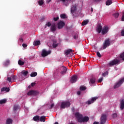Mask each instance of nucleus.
I'll return each mask as SVG.
<instances>
[{"mask_svg": "<svg viewBox=\"0 0 124 124\" xmlns=\"http://www.w3.org/2000/svg\"><path fill=\"white\" fill-rule=\"evenodd\" d=\"M56 42H57L56 41H54V43L52 45V46H53V48H56V47L58 46V44H56Z\"/></svg>", "mask_w": 124, "mask_h": 124, "instance_id": "nucleus-33", "label": "nucleus"}, {"mask_svg": "<svg viewBox=\"0 0 124 124\" xmlns=\"http://www.w3.org/2000/svg\"><path fill=\"white\" fill-rule=\"evenodd\" d=\"M103 80V78H101L98 80V83H101Z\"/></svg>", "mask_w": 124, "mask_h": 124, "instance_id": "nucleus-46", "label": "nucleus"}, {"mask_svg": "<svg viewBox=\"0 0 124 124\" xmlns=\"http://www.w3.org/2000/svg\"><path fill=\"white\" fill-rule=\"evenodd\" d=\"M112 118L115 119V118H117V113H113L112 115Z\"/></svg>", "mask_w": 124, "mask_h": 124, "instance_id": "nucleus-47", "label": "nucleus"}, {"mask_svg": "<svg viewBox=\"0 0 124 124\" xmlns=\"http://www.w3.org/2000/svg\"><path fill=\"white\" fill-rule=\"evenodd\" d=\"M101 0H95V1H100Z\"/></svg>", "mask_w": 124, "mask_h": 124, "instance_id": "nucleus-58", "label": "nucleus"}, {"mask_svg": "<svg viewBox=\"0 0 124 124\" xmlns=\"http://www.w3.org/2000/svg\"><path fill=\"white\" fill-rule=\"evenodd\" d=\"M28 95H37L39 94V92L36 91L31 90L27 93Z\"/></svg>", "mask_w": 124, "mask_h": 124, "instance_id": "nucleus-7", "label": "nucleus"}, {"mask_svg": "<svg viewBox=\"0 0 124 124\" xmlns=\"http://www.w3.org/2000/svg\"><path fill=\"white\" fill-rule=\"evenodd\" d=\"M50 1H51V0H46L47 2H50Z\"/></svg>", "mask_w": 124, "mask_h": 124, "instance_id": "nucleus-57", "label": "nucleus"}, {"mask_svg": "<svg viewBox=\"0 0 124 124\" xmlns=\"http://www.w3.org/2000/svg\"><path fill=\"white\" fill-rule=\"evenodd\" d=\"M108 31L109 28H108V27L107 26H105L102 31V34L103 35L106 34V33H107V32H108Z\"/></svg>", "mask_w": 124, "mask_h": 124, "instance_id": "nucleus-12", "label": "nucleus"}, {"mask_svg": "<svg viewBox=\"0 0 124 124\" xmlns=\"http://www.w3.org/2000/svg\"><path fill=\"white\" fill-rule=\"evenodd\" d=\"M50 30L51 31H56V25L53 24L51 25Z\"/></svg>", "mask_w": 124, "mask_h": 124, "instance_id": "nucleus-23", "label": "nucleus"}, {"mask_svg": "<svg viewBox=\"0 0 124 124\" xmlns=\"http://www.w3.org/2000/svg\"><path fill=\"white\" fill-rule=\"evenodd\" d=\"M96 31L98 33H100L101 32V31H102V26L100 25H98L97 26V29Z\"/></svg>", "mask_w": 124, "mask_h": 124, "instance_id": "nucleus-15", "label": "nucleus"}, {"mask_svg": "<svg viewBox=\"0 0 124 124\" xmlns=\"http://www.w3.org/2000/svg\"><path fill=\"white\" fill-rule=\"evenodd\" d=\"M57 26L59 30H61V29H62V28H63L64 26H65V23H64V22L60 20L59 22H58Z\"/></svg>", "mask_w": 124, "mask_h": 124, "instance_id": "nucleus-8", "label": "nucleus"}, {"mask_svg": "<svg viewBox=\"0 0 124 124\" xmlns=\"http://www.w3.org/2000/svg\"><path fill=\"white\" fill-rule=\"evenodd\" d=\"M78 7V4L72 5L71 7V13L72 14L73 16H74V14L76 13Z\"/></svg>", "mask_w": 124, "mask_h": 124, "instance_id": "nucleus-2", "label": "nucleus"}, {"mask_svg": "<svg viewBox=\"0 0 124 124\" xmlns=\"http://www.w3.org/2000/svg\"><path fill=\"white\" fill-rule=\"evenodd\" d=\"M77 94L79 95L81 94V91H78Z\"/></svg>", "mask_w": 124, "mask_h": 124, "instance_id": "nucleus-54", "label": "nucleus"}, {"mask_svg": "<svg viewBox=\"0 0 124 124\" xmlns=\"http://www.w3.org/2000/svg\"><path fill=\"white\" fill-rule=\"evenodd\" d=\"M19 40L21 41V42H23V38H19Z\"/></svg>", "mask_w": 124, "mask_h": 124, "instance_id": "nucleus-55", "label": "nucleus"}, {"mask_svg": "<svg viewBox=\"0 0 124 124\" xmlns=\"http://www.w3.org/2000/svg\"><path fill=\"white\" fill-rule=\"evenodd\" d=\"M12 78V80H13V81H15V80H16V76H12L11 77Z\"/></svg>", "mask_w": 124, "mask_h": 124, "instance_id": "nucleus-40", "label": "nucleus"}, {"mask_svg": "<svg viewBox=\"0 0 124 124\" xmlns=\"http://www.w3.org/2000/svg\"><path fill=\"white\" fill-rule=\"evenodd\" d=\"M53 107H54V104H51L50 105L51 109H52V108H53Z\"/></svg>", "mask_w": 124, "mask_h": 124, "instance_id": "nucleus-53", "label": "nucleus"}, {"mask_svg": "<svg viewBox=\"0 0 124 124\" xmlns=\"http://www.w3.org/2000/svg\"><path fill=\"white\" fill-rule=\"evenodd\" d=\"M10 91V89L8 87H3L1 89V92H6L8 93Z\"/></svg>", "mask_w": 124, "mask_h": 124, "instance_id": "nucleus-18", "label": "nucleus"}, {"mask_svg": "<svg viewBox=\"0 0 124 124\" xmlns=\"http://www.w3.org/2000/svg\"><path fill=\"white\" fill-rule=\"evenodd\" d=\"M124 82V78L121 79L119 82H117L114 86V89H117L119 87H121L122 84Z\"/></svg>", "mask_w": 124, "mask_h": 124, "instance_id": "nucleus-6", "label": "nucleus"}, {"mask_svg": "<svg viewBox=\"0 0 124 124\" xmlns=\"http://www.w3.org/2000/svg\"><path fill=\"white\" fill-rule=\"evenodd\" d=\"M121 35H122V36H124V30L122 31H121Z\"/></svg>", "mask_w": 124, "mask_h": 124, "instance_id": "nucleus-51", "label": "nucleus"}, {"mask_svg": "<svg viewBox=\"0 0 124 124\" xmlns=\"http://www.w3.org/2000/svg\"><path fill=\"white\" fill-rule=\"evenodd\" d=\"M4 103H6V99H3L0 100V104H4Z\"/></svg>", "mask_w": 124, "mask_h": 124, "instance_id": "nucleus-29", "label": "nucleus"}, {"mask_svg": "<svg viewBox=\"0 0 124 124\" xmlns=\"http://www.w3.org/2000/svg\"><path fill=\"white\" fill-rule=\"evenodd\" d=\"M93 8H91V12H93Z\"/></svg>", "mask_w": 124, "mask_h": 124, "instance_id": "nucleus-59", "label": "nucleus"}, {"mask_svg": "<svg viewBox=\"0 0 124 124\" xmlns=\"http://www.w3.org/2000/svg\"><path fill=\"white\" fill-rule=\"evenodd\" d=\"M21 74L26 77L28 74H29V72L28 71L23 70L21 72Z\"/></svg>", "mask_w": 124, "mask_h": 124, "instance_id": "nucleus-19", "label": "nucleus"}, {"mask_svg": "<svg viewBox=\"0 0 124 124\" xmlns=\"http://www.w3.org/2000/svg\"><path fill=\"white\" fill-rule=\"evenodd\" d=\"M70 103L68 101L62 102L61 103V108L64 109L65 108H66V107H69V106H70Z\"/></svg>", "mask_w": 124, "mask_h": 124, "instance_id": "nucleus-4", "label": "nucleus"}, {"mask_svg": "<svg viewBox=\"0 0 124 124\" xmlns=\"http://www.w3.org/2000/svg\"><path fill=\"white\" fill-rule=\"evenodd\" d=\"M52 24H51V23H50V22H47V23H46V27H51V25Z\"/></svg>", "mask_w": 124, "mask_h": 124, "instance_id": "nucleus-41", "label": "nucleus"}, {"mask_svg": "<svg viewBox=\"0 0 124 124\" xmlns=\"http://www.w3.org/2000/svg\"><path fill=\"white\" fill-rule=\"evenodd\" d=\"M75 115L78 119V123H87L89 122V120H90L89 117L85 116L83 117V115L79 113V112L76 113Z\"/></svg>", "mask_w": 124, "mask_h": 124, "instance_id": "nucleus-1", "label": "nucleus"}, {"mask_svg": "<svg viewBox=\"0 0 124 124\" xmlns=\"http://www.w3.org/2000/svg\"><path fill=\"white\" fill-rule=\"evenodd\" d=\"M37 76V73L36 72H33L31 74V77H35V76Z\"/></svg>", "mask_w": 124, "mask_h": 124, "instance_id": "nucleus-30", "label": "nucleus"}, {"mask_svg": "<svg viewBox=\"0 0 124 124\" xmlns=\"http://www.w3.org/2000/svg\"><path fill=\"white\" fill-rule=\"evenodd\" d=\"M22 46L24 48H26V47H27L28 45H27V44H23Z\"/></svg>", "mask_w": 124, "mask_h": 124, "instance_id": "nucleus-49", "label": "nucleus"}, {"mask_svg": "<svg viewBox=\"0 0 124 124\" xmlns=\"http://www.w3.org/2000/svg\"><path fill=\"white\" fill-rule=\"evenodd\" d=\"M72 52H73V50L72 49H69L65 50L64 54L66 55V56H68V55H69V54L72 53Z\"/></svg>", "mask_w": 124, "mask_h": 124, "instance_id": "nucleus-17", "label": "nucleus"}, {"mask_svg": "<svg viewBox=\"0 0 124 124\" xmlns=\"http://www.w3.org/2000/svg\"><path fill=\"white\" fill-rule=\"evenodd\" d=\"M119 16H120V14H119L118 13H116L113 14V16L114 17H115V18H118V17H119Z\"/></svg>", "mask_w": 124, "mask_h": 124, "instance_id": "nucleus-38", "label": "nucleus"}, {"mask_svg": "<svg viewBox=\"0 0 124 124\" xmlns=\"http://www.w3.org/2000/svg\"><path fill=\"white\" fill-rule=\"evenodd\" d=\"M74 39H78V35H74Z\"/></svg>", "mask_w": 124, "mask_h": 124, "instance_id": "nucleus-48", "label": "nucleus"}, {"mask_svg": "<svg viewBox=\"0 0 124 124\" xmlns=\"http://www.w3.org/2000/svg\"><path fill=\"white\" fill-rule=\"evenodd\" d=\"M59 16H57L56 17H54L53 20L54 21V22H57V21H58V20H59Z\"/></svg>", "mask_w": 124, "mask_h": 124, "instance_id": "nucleus-44", "label": "nucleus"}, {"mask_svg": "<svg viewBox=\"0 0 124 124\" xmlns=\"http://www.w3.org/2000/svg\"><path fill=\"white\" fill-rule=\"evenodd\" d=\"M19 108V106L15 105L14 107V111H17Z\"/></svg>", "mask_w": 124, "mask_h": 124, "instance_id": "nucleus-36", "label": "nucleus"}, {"mask_svg": "<svg viewBox=\"0 0 124 124\" xmlns=\"http://www.w3.org/2000/svg\"><path fill=\"white\" fill-rule=\"evenodd\" d=\"M112 0H108L106 3V5H110V4H112Z\"/></svg>", "mask_w": 124, "mask_h": 124, "instance_id": "nucleus-26", "label": "nucleus"}, {"mask_svg": "<svg viewBox=\"0 0 124 124\" xmlns=\"http://www.w3.org/2000/svg\"><path fill=\"white\" fill-rule=\"evenodd\" d=\"M120 58L124 61V52L120 55Z\"/></svg>", "mask_w": 124, "mask_h": 124, "instance_id": "nucleus-37", "label": "nucleus"}, {"mask_svg": "<svg viewBox=\"0 0 124 124\" xmlns=\"http://www.w3.org/2000/svg\"><path fill=\"white\" fill-rule=\"evenodd\" d=\"M98 122H94L93 124H98Z\"/></svg>", "mask_w": 124, "mask_h": 124, "instance_id": "nucleus-56", "label": "nucleus"}, {"mask_svg": "<svg viewBox=\"0 0 124 124\" xmlns=\"http://www.w3.org/2000/svg\"><path fill=\"white\" fill-rule=\"evenodd\" d=\"M97 56L98 57V58H101V54H100V53L99 51H97L96 52Z\"/></svg>", "mask_w": 124, "mask_h": 124, "instance_id": "nucleus-39", "label": "nucleus"}, {"mask_svg": "<svg viewBox=\"0 0 124 124\" xmlns=\"http://www.w3.org/2000/svg\"><path fill=\"white\" fill-rule=\"evenodd\" d=\"M18 63L19 65H24V64H25V62L21 60L18 61Z\"/></svg>", "mask_w": 124, "mask_h": 124, "instance_id": "nucleus-32", "label": "nucleus"}, {"mask_svg": "<svg viewBox=\"0 0 124 124\" xmlns=\"http://www.w3.org/2000/svg\"><path fill=\"white\" fill-rule=\"evenodd\" d=\"M61 19H65L66 18V15L65 14H62L60 16Z\"/></svg>", "mask_w": 124, "mask_h": 124, "instance_id": "nucleus-34", "label": "nucleus"}, {"mask_svg": "<svg viewBox=\"0 0 124 124\" xmlns=\"http://www.w3.org/2000/svg\"><path fill=\"white\" fill-rule=\"evenodd\" d=\"M51 54V51H46L45 49H43L42 52V57H46V56H48V55H50Z\"/></svg>", "mask_w": 124, "mask_h": 124, "instance_id": "nucleus-10", "label": "nucleus"}, {"mask_svg": "<svg viewBox=\"0 0 124 124\" xmlns=\"http://www.w3.org/2000/svg\"><path fill=\"white\" fill-rule=\"evenodd\" d=\"M106 75H108V72H106L102 74V76H103L104 77H105Z\"/></svg>", "mask_w": 124, "mask_h": 124, "instance_id": "nucleus-45", "label": "nucleus"}, {"mask_svg": "<svg viewBox=\"0 0 124 124\" xmlns=\"http://www.w3.org/2000/svg\"><path fill=\"white\" fill-rule=\"evenodd\" d=\"M34 46H38L40 45V41H35L33 43Z\"/></svg>", "mask_w": 124, "mask_h": 124, "instance_id": "nucleus-22", "label": "nucleus"}, {"mask_svg": "<svg viewBox=\"0 0 124 124\" xmlns=\"http://www.w3.org/2000/svg\"><path fill=\"white\" fill-rule=\"evenodd\" d=\"M78 79V77L77 76H73L71 78V83H75Z\"/></svg>", "mask_w": 124, "mask_h": 124, "instance_id": "nucleus-13", "label": "nucleus"}, {"mask_svg": "<svg viewBox=\"0 0 124 124\" xmlns=\"http://www.w3.org/2000/svg\"><path fill=\"white\" fill-rule=\"evenodd\" d=\"M120 108L121 110H124V99L120 101Z\"/></svg>", "mask_w": 124, "mask_h": 124, "instance_id": "nucleus-16", "label": "nucleus"}, {"mask_svg": "<svg viewBox=\"0 0 124 124\" xmlns=\"http://www.w3.org/2000/svg\"><path fill=\"white\" fill-rule=\"evenodd\" d=\"M97 97H92V99L90 100H88L87 102H86V104H88V105H90V104H92V103H93L95 100L97 99Z\"/></svg>", "mask_w": 124, "mask_h": 124, "instance_id": "nucleus-11", "label": "nucleus"}, {"mask_svg": "<svg viewBox=\"0 0 124 124\" xmlns=\"http://www.w3.org/2000/svg\"><path fill=\"white\" fill-rule=\"evenodd\" d=\"M111 45V43L110 42V38L106 39L103 45V49H106L108 46H110Z\"/></svg>", "mask_w": 124, "mask_h": 124, "instance_id": "nucleus-3", "label": "nucleus"}, {"mask_svg": "<svg viewBox=\"0 0 124 124\" xmlns=\"http://www.w3.org/2000/svg\"><path fill=\"white\" fill-rule=\"evenodd\" d=\"M40 122H43L44 123L45 121H46V117L45 116H42L40 118H39Z\"/></svg>", "mask_w": 124, "mask_h": 124, "instance_id": "nucleus-20", "label": "nucleus"}, {"mask_svg": "<svg viewBox=\"0 0 124 124\" xmlns=\"http://www.w3.org/2000/svg\"><path fill=\"white\" fill-rule=\"evenodd\" d=\"M33 121H34V122H38V121H39V116L38 115L35 116L33 118Z\"/></svg>", "mask_w": 124, "mask_h": 124, "instance_id": "nucleus-24", "label": "nucleus"}, {"mask_svg": "<svg viewBox=\"0 0 124 124\" xmlns=\"http://www.w3.org/2000/svg\"><path fill=\"white\" fill-rule=\"evenodd\" d=\"M88 23H89V20H84L82 22V26H86V25H87Z\"/></svg>", "mask_w": 124, "mask_h": 124, "instance_id": "nucleus-28", "label": "nucleus"}, {"mask_svg": "<svg viewBox=\"0 0 124 124\" xmlns=\"http://www.w3.org/2000/svg\"><path fill=\"white\" fill-rule=\"evenodd\" d=\"M90 82L91 83V84H94L95 83V78H91Z\"/></svg>", "mask_w": 124, "mask_h": 124, "instance_id": "nucleus-27", "label": "nucleus"}, {"mask_svg": "<svg viewBox=\"0 0 124 124\" xmlns=\"http://www.w3.org/2000/svg\"><path fill=\"white\" fill-rule=\"evenodd\" d=\"M119 62H120L119 60L114 59L113 61L110 62L108 64V66H112V65H115V64H118Z\"/></svg>", "mask_w": 124, "mask_h": 124, "instance_id": "nucleus-5", "label": "nucleus"}, {"mask_svg": "<svg viewBox=\"0 0 124 124\" xmlns=\"http://www.w3.org/2000/svg\"><path fill=\"white\" fill-rule=\"evenodd\" d=\"M12 119L10 118H8L6 122V124H12Z\"/></svg>", "mask_w": 124, "mask_h": 124, "instance_id": "nucleus-25", "label": "nucleus"}, {"mask_svg": "<svg viewBox=\"0 0 124 124\" xmlns=\"http://www.w3.org/2000/svg\"><path fill=\"white\" fill-rule=\"evenodd\" d=\"M80 91H86L87 88L85 86H81L80 87Z\"/></svg>", "mask_w": 124, "mask_h": 124, "instance_id": "nucleus-31", "label": "nucleus"}, {"mask_svg": "<svg viewBox=\"0 0 124 124\" xmlns=\"http://www.w3.org/2000/svg\"><path fill=\"white\" fill-rule=\"evenodd\" d=\"M54 124H59L58 122H55Z\"/></svg>", "mask_w": 124, "mask_h": 124, "instance_id": "nucleus-60", "label": "nucleus"}, {"mask_svg": "<svg viewBox=\"0 0 124 124\" xmlns=\"http://www.w3.org/2000/svg\"><path fill=\"white\" fill-rule=\"evenodd\" d=\"M12 79V78L11 77H8L7 78V81H8V82H12L11 80Z\"/></svg>", "mask_w": 124, "mask_h": 124, "instance_id": "nucleus-42", "label": "nucleus"}, {"mask_svg": "<svg viewBox=\"0 0 124 124\" xmlns=\"http://www.w3.org/2000/svg\"><path fill=\"white\" fill-rule=\"evenodd\" d=\"M61 74H62V75L65 74V73H66V71H67V69H66V67H61Z\"/></svg>", "mask_w": 124, "mask_h": 124, "instance_id": "nucleus-14", "label": "nucleus"}, {"mask_svg": "<svg viewBox=\"0 0 124 124\" xmlns=\"http://www.w3.org/2000/svg\"><path fill=\"white\" fill-rule=\"evenodd\" d=\"M29 89H31V86H28Z\"/></svg>", "mask_w": 124, "mask_h": 124, "instance_id": "nucleus-61", "label": "nucleus"}, {"mask_svg": "<svg viewBox=\"0 0 124 124\" xmlns=\"http://www.w3.org/2000/svg\"><path fill=\"white\" fill-rule=\"evenodd\" d=\"M10 63V60H7L3 63L4 66H7Z\"/></svg>", "mask_w": 124, "mask_h": 124, "instance_id": "nucleus-21", "label": "nucleus"}, {"mask_svg": "<svg viewBox=\"0 0 124 124\" xmlns=\"http://www.w3.org/2000/svg\"><path fill=\"white\" fill-rule=\"evenodd\" d=\"M61 0V1H62L63 4H64L65 6H68V4H65V0Z\"/></svg>", "mask_w": 124, "mask_h": 124, "instance_id": "nucleus-43", "label": "nucleus"}, {"mask_svg": "<svg viewBox=\"0 0 124 124\" xmlns=\"http://www.w3.org/2000/svg\"><path fill=\"white\" fill-rule=\"evenodd\" d=\"M122 21H124V13H123V16L122 17Z\"/></svg>", "mask_w": 124, "mask_h": 124, "instance_id": "nucleus-50", "label": "nucleus"}, {"mask_svg": "<svg viewBox=\"0 0 124 124\" xmlns=\"http://www.w3.org/2000/svg\"><path fill=\"white\" fill-rule=\"evenodd\" d=\"M38 3L39 5H43V4H44V1H43V0H40L38 1Z\"/></svg>", "mask_w": 124, "mask_h": 124, "instance_id": "nucleus-35", "label": "nucleus"}, {"mask_svg": "<svg viewBox=\"0 0 124 124\" xmlns=\"http://www.w3.org/2000/svg\"><path fill=\"white\" fill-rule=\"evenodd\" d=\"M35 85V83H34V82H33V83H31V87L34 86Z\"/></svg>", "mask_w": 124, "mask_h": 124, "instance_id": "nucleus-52", "label": "nucleus"}, {"mask_svg": "<svg viewBox=\"0 0 124 124\" xmlns=\"http://www.w3.org/2000/svg\"><path fill=\"white\" fill-rule=\"evenodd\" d=\"M106 120H107V117L106 115L103 114L101 117V122L100 124H104L106 123Z\"/></svg>", "mask_w": 124, "mask_h": 124, "instance_id": "nucleus-9", "label": "nucleus"}]
</instances>
